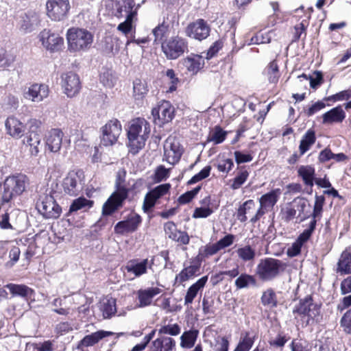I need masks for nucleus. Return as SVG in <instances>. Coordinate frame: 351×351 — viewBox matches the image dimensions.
I'll list each match as a JSON object with an SVG mask.
<instances>
[{
    "mask_svg": "<svg viewBox=\"0 0 351 351\" xmlns=\"http://www.w3.org/2000/svg\"><path fill=\"white\" fill-rule=\"evenodd\" d=\"M267 72L270 82L276 83L278 81L280 74L278 64L275 61H272L269 63L267 69Z\"/></svg>",
    "mask_w": 351,
    "mask_h": 351,
    "instance_id": "51",
    "label": "nucleus"
},
{
    "mask_svg": "<svg viewBox=\"0 0 351 351\" xmlns=\"http://www.w3.org/2000/svg\"><path fill=\"white\" fill-rule=\"evenodd\" d=\"M337 271L343 274H351V252L344 251L338 262Z\"/></svg>",
    "mask_w": 351,
    "mask_h": 351,
    "instance_id": "42",
    "label": "nucleus"
},
{
    "mask_svg": "<svg viewBox=\"0 0 351 351\" xmlns=\"http://www.w3.org/2000/svg\"><path fill=\"white\" fill-rule=\"evenodd\" d=\"M154 261V258L150 260L145 258L141 261L133 259L126 263L124 269L128 273L132 274L134 277H140L147 274L148 268L151 269L152 267Z\"/></svg>",
    "mask_w": 351,
    "mask_h": 351,
    "instance_id": "21",
    "label": "nucleus"
},
{
    "mask_svg": "<svg viewBox=\"0 0 351 351\" xmlns=\"http://www.w3.org/2000/svg\"><path fill=\"white\" fill-rule=\"evenodd\" d=\"M158 335H170L176 336L180 332V328L177 324H168L160 327L158 330Z\"/></svg>",
    "mask_w": 351,
    "mask_h": 351,
    "instance_id": "50",
    "label": "nucleus"
},
{
    "mask_svg": "<svg viewBox=\"0 0 351 351\" xmlns=\"http://www.w3.org/2000/svg\"><path fill=\"white\" fill-rule=\"evenodd\" d=\"M84 173L81 170L70 171L62 180V187L64 194L77 195L84 187Z\"/></svg>",
    "mask_w": 351,
    "mask_h": 351,
    "instance_id": "7",
    "label": "nucleus"
},
{
    "mask_svg": "<svg viewBox=\"0 0 351 351\" xmlns=\"http://www.w3.org/2000/svg\"><path fill=\"white\" fill-rule=\"evenodd\" d=\"M254 202L252 199L245 201L238 209L237 218L241 222L247 221L246 214L254 208Z\"/></svg>",
    "mask_w": 351,
    "mask_h": 351,
    "instance_id": "47",
    "label": "nucleus"
},
{
    "mask_svg": "<svg viewBox=\"0 0 351 351\" xmlns=\"http://www.w3.org/2000/svg\"><path fill=\"white\" fill-rule=\"evenodd\" d=\"M38 38L43 47L51 52L60 50L64 45V39L49 29H43L38 34Z\"/></svg>",
    "mask_w": 351,
    "mask_h": 351,
    "instance_id": "17",
    "label": "nucleus"
},
{
    "mask_svg": "<svg viewBox=\"0 0 351 351\" xmlns=\"http://www.w3.org/2000/svg\"><path fill=\"white\" fill-rule=\"evenodd\" d=\"M261 302L264 306L270 308L276 307L277 306V298L274 291L271 289L265 291L261 297Z\"/></svg>",
    "mask_w": 351,
    "mask_h": 351,
    "instance_id": "46",
    "label": "nucleus"
},
{
    "mask_svg": "<svg viewBox=\"0 0 351 351\" xmlns=\"http://www.w3.org/2000/svg\"><path fill=\"white\" fill-rule=\"evenodd\" d=\"M326 106V104L322 101H318L313 104H312L311 106H309L308 108L304 110L305 114L308 117H311L315 114L316 112H319L322 109L324 108Z\"/></svg>",
    "mask_w": 351,
    "mask_h": 351,
    "instance_id": "61",
    "label": "nucleus"
},
{
    "mask_svg": "<svg viewBox=\"0 0 351 351\" xmlns=\"http://www.w3.org/2000/svg\"><path fill=\"white\" fill-rule=\"evenodd\" d=\"M171 187L169 184H160L151 191L152 195L155 199H159L168 193Z\"/></svg>",
    "mask_w": 351,
    "mask_h": 351,
    "instance_id": "57",
    "label": "nucleus"
},
{
    "mask_svg": "<svg viewBox=\"0 0 351 351\" xmlns=\"http://www.w3.org/2000/svg\"><path fill=\"white\" fill-rule=\"evenodd\" d=\"M341 325L346 333L351 334V308L347 311L341 317Z\"/></svg>",
    "mask_w": 351,
    "mask_h": 351,
    "instance_id": "59",
    "label": "nucleus"
},
{
    "mask_svg": "<svg viewBox=\"0 0 351 351\" xmlns=\"http://www.w3.org/2000/svg\"><path fill=\"white\" fill-rule=\"evenodd\" d=\"M45 6L47 16L54 21L64 20L71 9L69 0H47Z\"/></svg>",
    "mask_w": 351,
    "mask_h": 351,
    "instance_id": "9",
    "label": "nucleus"
},
{
    "mask_svg": "<svg viewBox=\"0 0 351 351\" xmlns=\"http://www.w3.org/2000/svg\"><path fill=\"white\" fill-rule=\"evenodd\" d=\"M36 208L47 219H56L59 217L62 212L61 208L56 204L53 197L51 195L41 197L37 202Z\"/></svg>",
    "mask_w": 351,
    "mask_h": 351,
    "instance_id": "13",
    "label": "nucleus"
},
{
    "mask_svg": "<svg viewBox=\"0 0 351 351\" xmlns=\"http://www.w3.org/2000/svg\"><path fill=\"white\" fill-rule=\"evenodd\" d=\"M295 318H300L306 326L318 322L321 319L319 306L313 303L311 299H305L300 301L293 310Z\"/></svg>",
    "mask_w": 351,
    "mask_h": 351,
    "instance_id": "6",
    "label": "nucleus"
},
{
    "mask_svg": "<svg viewBox=\"0 0 351 351\" xmlns=\"http://www.w3.org/2000/svg\"><path fill=\"white\" fill-rule=\"evenodd\" d=\"M180 63L191 73L196 74L204 67V60L200 55L191 53L182 59Z\"/></svg>",
    "mask_w": 351,
    "mask_h": 351,
    "instance_id": "25",
    "label": "nucleus"
},
{
    "mask_svg": "<svg viewBox=\"0 0 351 351\" xmlns=\"http://www.w3.org/2000/svg\"><path fill=\"white\" fill-rule=\"evenodd\" d=\"M168 25L165 24L163 21L152 29V34L154 36V42L160 41L162 39L168 30Z\"/></svg>",
    "mask_w": 351,
    "mask_h": 351,
    "instance_id": "55",
    "label": "nucleus"
},
{
    "mask_svg": "<svg viewBox=\"0 0 351 351\" xmlns=\"http://www.w3.org/2000/svg\"><path fill=\"white\" fill-rule=\"evenodd\" d=\"M29 179L24 174H16L8 176L3 182L1 195L2 205L9 203L13 199L21 195L29 185Z\"/></svg>",
    "mask_w": 351,
    "mask_h": 351,
    "instance_id": "5",
    "label": "nucleus"
},
{
    "mask_svg": "<svg viewBox=\"0 0 351 351\" xmlns=\"http://www.w3.org/2000/svg\"><path fill=\"white\" fill-rule=\"evenodd\" d=\"M161 293V289L158 287H149L145 289H140L137 292V297L139 302V307H145L152 304L153 298Z\"/></svg>",
    "mask_w": 351,
    "mask_h": 351,
    "instance_id": "31",
    "label": "nucleus"
},
{
    "mask_svg": "<svg viewBox=\"0 0 351 351\" xmlns=\"http://www.w3.org/2000/svg\"><path fill=\"white\" fill-rule=\"evenodd\" d=\"M62 87L64 93L69 97H73L77 95L81 89L79 76L73 72L64 73L61 76Z\"/></svg>",
    "mask_w": 351,
    "mask_h": 351,
    "instance_id": "19",
    "label": "nucleus"
},
{
    "mask_svg": "<svg viewBox=\"0 0 351 351\" xmlns=\"http://www.w3.org/2000/svg\"><path fill=\"white\" fill-rule=\"evenodd\" d=\"M49 95V88L45 84L34 83L27 87L23 92V97L34 103H40Z\"/></svg>",
    "mask_w": 351,
    "mask_h": 351,
    "instance_id": "18",
    "label": "nucleus"
},
{
    "mask_svg": "<svg viewBox=\"0 0 351 351\" xmlns=\"http://www.w3.org/2000/svg\"><path fill=\"white\" fill-rule=\"evenodd\" d=\"M325 198L323 195H316L315 201L313 207V211L311 215L312 219L311 221H315V224L317 223V221L319 220L322 217V214L323 211V206L324 204Z\"/></svg>",
    "mask_w": 351,
    "mask_h": 351,
    "instance_id": "45",
    "label": "nucleus"
},
{
    "mask_svg": "<svg viewBox=\"0 0 351 351\" xmlns=\"http://www.w3.org/2000/svg\"><path fill=\"white\" fill-rule=\"evenodd\" d=\"M211 167L208 165L204 167L198 173L195 174L189 182V184H194L209 176Z\"/></svg>",
    "mask_w": 351,
    "mask_h": 351,
    "instance_id": "58",
    "label": "nucleus"
},
{
    "mask_svg": "<svg viewBox=\"0 0 351 351\" xmlns=\"http://www.w3.org/2000/svg\"><path fill=\"white\" fill-rule=\"evenodd\" d=\"M64 134L60 129L51 130L46 136V146L53 153L58 152L62 147Z\"/></svg>",
    "mask_w": 351,
    "mask_h": 351,
    "instance_id": "26",
    "label": "nucleus"
},
{
    "mask_svg": "<svg viewBox=\"0 0 351 351\" xmlns=\"http://www.w3.org/2000/svg\"><path fill=\"white\" fill-rule=\"evenodd\" d=\"M66 40L71 52H84L90 48L93 36L86 29L71 27L66 32Z\"/></svg>",
    "mask_w": 351,
    "mask_h": 351,
    "instance_id": "4",
    "label": "nucleus"
},
{
    "mask_svg": "<svg viewBox=\"0 0 351 351\" xmlns=\"http://www.w3.org/2000/svg\"><path fill=\"white\" fill-rule=\"evenodd\" d=\"M346 118V112L341 106L332 108L322 114V123L325 125L341 123Z\"/></svg>",
    "mask_w": 351,
    "mask_h": 351,
    "instance_id": "30",
    "label": "nucleus"
},
{
    "mask_svg": "<svg viewBox=\"0 0 351 351\" xmlns=\"http://www.w3.org/2000/svg\"><path fill=\"white\" fill-rule=\"evenodd\" d=\"M220 250L215 243L208 244L199 250V256L202 258H208L217 254Z\"/></svg>",
    "mask_w": 351,
    "mask_h": 351,
    "instance_id": "54",
    "label": "nucleus"
},
{
    "mask_svg": "<svg viewBox=\"0 0 351 351\" xmlns=\"http://www.w3.org/2000/svg\"><path fill=\"white\" fill-rule=\"evenodd\" d=\"M40 23V14L34 11H29L22 17L21 28L26 32H30L38 27Z\"/></svg>",
    "mask_w": 351,
    "mask_h": 351,
    "instance_id": "29",
    "label": "nucleus"
},
{
    "mask_svg": "<svg viewBox=\"0 0 351 351\" xmlns=\"http://www.w3.org/2000/svg\"><path fill=\"white\" fill-rule=\"evenodd\" d=\"M201 263L197 259L190 261L189 265L185 267L176 276V281L182 283L193 278L199 272Z\"/></svg>",
    "mask_w": 351,
    "mask_h": 351,
    "instance_id": "28",
    "label": "nucleus"
},
{
    "mask_svg": "<svg viewBox=\"0 0 351 351\" xmlns=\"http://www.w3.org/2000/svg\"><path fill=\"white\" fill-rule=\"evenodd\" d=\"M210 28L204 19H197L186 27V35L195 40H202L210 34Z\"/></svg>",
    "mask_w": 351,
    "mask_h": 351,
    "instance_id": "20",
    "label": "nucleus"
},
{
    "mask_svg": "<svg viewBox=\"0 0 351 351\" xmlns=\"http://www.w3.org/2000/svg\"><path fill=\"white\" fill-rule=\"evenodd\" d=\"M30 130L23 139L22 143L24 147L29 152L30 156H37L40 152L41 147V136L36 130L32 129L33 126L38 127L40 122L36 119H32L30 121Z\"/></svg>",
    "mask_w": 351,
    "mask_h": 351,
    "instance_id": "12",
    "label": "nucleus"
},
{
    "mask_svg": "<svg viewBox=\"0 0 351 351\" xmlns=\"http://www.w3.org/2000/svg\"><path fill=\"white\" fill-rule=\"evenodd\" d=\"M136 19V18H131V16H129V18L125 19L123 22L118 25L117 29L125 35L128 34L132 30Z\"/></svg>",
    "mask_w": 351,
    "mask_h": 351,
    "instance_id": "56",
    "label": "nucleus"
},
{
    "mask_svg": "<svg viewBox=\"0 0 351 351\" xmlns=\"http://www.w3.org/2000/svg\"><path fill=\"white\" fill-rule=\"evenodd\" d=\"M236 253L238 258L243 262L253 261L256 254L255 248L249 245L239 247Z\"/></svg>",
    "mask_w": 351,
    "mask_h": 351,
    "instance_id": "40",
    "label": "nucleus"
},
{
    "mask_svg": "<svg viewBox=\"0 0 351 351\" xmlns=\"http://www.w3.org/2000/svg\"><path fill=\"white\" fill-rule=\"evenodd\" d=\"M182 152L179 141L176 136H169L164 143V160L174 165L180 160Z\"/></svg>",
    "mask_w": 351,
    "mask_h": 351,
    "instance_id": "15",
    "label": "nucleus"
},
{
    "mask_svg": "<svg viewBox=\"0 0 351 351\" xmlns=\"http://www.w3.org/2000/svg\"><path fill=\"white\" fill-rule=\"evenodd\" d=\"M164 229L166 234L171 240L182 245L189 244L190 238L188 234L186 232L178 230L173 221L165 223Z\"/></svg>",
    "mask_w": 351,
    "mask_h": 351,
    "instance_id": "24",
    "label": "nucleus"
},
{
    "mask_svg": "<svg viewBox=\"0 0 351 351\" xmlns=\"http://www.w3.org/2000/svg\"><path fill=\"white\" fill-rule=\"evenodd\" d=\"M226 134L227 132L220 127L216 126L210 135V141L214 142L215 144H219L225 140Z\"/></svg>",
    "mask_w": 351,
    "mask_h": 351,
    "instance_id": "52",
    "label": "nucleus"
},
{
    "mask_svg": "<svg viewBox=\"0 0 351 351\" xmlns=\"http://www.w3.org/2000/svg\"><path fill=\"white\" fill-rule=\"evenodd\" d=\"M315 221H311L308 228L304 230L303 232L299 235L296 241L292 244L291 247L287 250V254L289 256L293 257L300 253L302 245L310 239L312 233L315 229Z\"/></svg>",
    "mask_w": 351,
    "mask_h": 351,
    "instance_id": "22",
    "label": "nucleus"
},
{
    "mask_svg": "<svg viewBox=\"0 0 351 351\" xmlns=\"http://www.w3.org/2000/svg\"><path fill=\"white\" fill-rule=\"evenodd\" d=\"M198 336L197 330H190L184 332L180 337V346L182 348H191L194 346Z\"/></svg>",
    "mask_w": 351,
    "mask_h": 351,
    "instance_id": "41",
    "label": "nucleus"
},
{
    "mask_svg": "<svg viewBox=\"0 0 351 351\" xmlns=\"http://www.w3.org/2000/svg\"><path fill=\"white\" fill-rule=\"evenodd\" d=\"M157 199H155L152 195L151 191L147 193L144 198L143 209L144 212L147 213L152 207L154 206Z\"/></svg>",
    "mask_w": 351,
    "mask_h": 351,
    "instance_id": "62",
    "label": "nucleus"
},
{
    "mask_svg": "<svg viewBox=\"0 0 351 351\" xmlns=\"http://www.w3.org/2000/svg\"><path fill=\"white\" fill-rule=\"evenodd\" d=\"M6 287L14 295L26 297L32 292L30 288L23 285L8 284Z\"/></svg>",
    "mask_w": 351,
    "mask_h": 351,
    "instance_id": "48",
    "label": "nucleus"
},
{
    "mask_svg": "<svg viewBox=\"0 0 351 351\" xmlns=\"http://www.w3.org/2000/svg\"><path fill=\"white\" fill-rule=\"evenodd\" d=\"M113 335V332L110 331L99 330L90 335H86L78 343L77 348H82L84 347L93 346L97 343L101 339L104 337H109Z\"/></svg>",
    "mask_w": 351,
    "mask_h": 351,
    "instance_id": "33",
    "label": "nucleus"
},
{
    "mask_svg": "<svg viewBox=\"0 0 351 351\" xmlns=\"http://www.w3.org/2000/svg\"><path fill=\"white\" fill-rule=\"evenodd\" d=\"M150 125L143 118H137L130 122L128 131L129 151L136 154L145 145L150 133Z\"/></svg>",
    "mask_w": 351,
    "mask_h": 351,
    "instance_id": "1",
    "label": "nucleus"
},
{
    "mask_svg": "<svg viewBox=\"0 0 351 351\" xmlns=\"http://www.w3.org/2000/svg\"><path fill=\"white\" fill-rule=\"evenodd\" d=\"M291 351H311L308 345L301 340H293L291 344Z\"/></svg>",
    "mask_w": 351,
    "mask_h": 351,
    "instance_id": "64",
    "label": "nucleus"
},
{
    "mask_svg": "<svg viewBox=\"0 0 351 351\" xmlns=\"http://www.w3.org/2000/svg\"><path fill=\"white\" fill-rule=\"evenodd\" d=\"M287 264L274 258H265L259 261L255 269L258 278L263 282L272 281L282 274Z\"/></svg>",
    "mask_w": 351,
    "mask_h": 351,
    "instance_id": "3",
    "label": "nucleus"
},
{
    "mask_svg": "<svg viewBox=\"0 0 351 351\" xmlns=\"http://www.w3.org/2000/svg\"><path fill=\"white\" fill-rule=\"evenodd\" d=\"M162 50L167 58L176 60L188 50V43L181 37H171L162 44Z\"/></svg>",
    "mask_w": 351,
    "mask_h": 351,
    "instance_id": "10",
    "label": "nucleus"
},
{
    "mask_svg": "<svg viewBox=\"0 0 351 351\" xmlns=\"http://www.w3.org/2000/svg\"><path fill=\"white\" fill-rule=\"evenodd\" d=\"M101 131V144L106 147L112 146L121 133V124L117 119L110 120L102 127Z\"/></svg>",
    "mask_w": 351,
    "mask_h": 351,
    "instance_id": "11",
    "label": "nucleus"
},
{
    "mask_svg": "<svg viewBox=\"0 0 351 351\" xmlns=\"http://www.w3.org/2000/svg\"><path fill=\"white\" fill-rule=\"evenodd\" d=\"M156 124L164 125L172 121L174 117V108L169 101H162L152 111Z\"/></svg>",
    "mask_w": 351,
    "mask_h": 351,
    "instance_id": "16",
    "label": "nucleus"
},
{
    "mask_svg": "<svg viewBox=\"0 0 351 351\" xmlns=\"http://www.w3.org/2000/svg\"><path fill=\"white\" fill-rule=\"evenodd\" d=\"M248 176V171L244 167H241L235 178L232 180L231 189L233 190L239 189L247 180Z\"/></svg>",
    "mask_w": 351,
    "mask_h": 351,
    "instance_id": "44",
    "label": "nucleus"
},
{
    "mask_svg": "<svg viewBox=\"0 0 351 351\" xmlns=\"http://www.w3.org/2000/svg\"><path fill=\"white\" fill-rule=\"evenodd\" d=\"M257 282L256 278L246 273L239 275L235 280L234 285L239 289H246L250 286H256Z\"/></svg>",
    "mask_w": 351,
    "mask_h": 351,
    "instance_id": "39",
    "label": "nucleus"
},
{
    "mask_svg": "<svg viewBox=\"0 0 351 351\" xmlns=\"http://www.w3.org/2000/svg\"><path fill=\"white\" fill-rule=\"evenodd\" d=\"M299 77H304L306 80L308 79V76L304 73L300 75ZM309 80L311 87L313 89H316L323 82V75L322 72L315 71L313 76L309 77Z\"/></svg>",
    "mask_w": 351,
    "mask_h": 351,
    "instance_id": "53",
    "label": "nucleus"
},
{
    "mask_svg": "<svg viewBox=\"0 0 351 351\" xmlns=\"http://www.w3.org/2000/svg\"><path fill=\"white\" fill-rule=\"evenodd\" d=\"M5 125L7 133L14 138H21L25 131V125L13 116L6 119Z\"/></svg>",
    "mask_w": 351,
    "mask_h": 351,
    "instance_id": "27",
    "label": "nucleus"
},
{
    "mask_svg": "<svg viewBox=\"0 0 351 351\" xmlns=\"http://www.w3.org/2000/svg\"><path fill=\"white\" fill-rule=\"evenodd\" d=\"M213 213V210L210 207L196 208L193 214V218H206Z\"/></svg>",
    "mask_w": 351,
    "mask_h": 351,
    "instance_id": "60",
    "label": "nucleus"
},
{
    "mask_svg": "<svg viewBox=\"0 0 351 351\" xmlns=\"http://www.w3.org/2000/svg\"><path fill=\"white\" fill-rule=\"evenodd\" d=\"M147 82L144 80L136 79L133 83V93L135 99H143L147 93Z\"/></svg>",
    "mask_w": 351,
    "mask_h": 351,
    "instance_id": "43",
    "label": "nucleus"
},
{
    "mask_svg": "<svg viewBox=\"0 0 351 351\" xmlns=\"http://www.w3.org/2000/svg\"><path fill=\"white\" fill-rule=\"evenodd\" d=\"M112 14L118 19L136 18L139 5H136L134 0H119L112 1Z\"/></svg>",
    "mask_w": 351,
    "mask_h": 351,
    "instance_id": "14",
    "label": "nucleus"
},
{
    "mask_svg": "<svg viewBox=\"0 0 351 351\" xmlns=\"http://www.w3.org/2000/svg\"><path fill=\"white\" fill-rule=\"evenodd\" d=\"M93 201L86 199L84 197H78L74 199L69 208V212H76L77 210L87 211L93 206Z\"/></svg>",
    "mask_w": 351,
    "mask_h": 351,
    "instance_id": "38",
    "label": "nucleus"
},
{
    "mask_svg": "<svg viewBox=\"0 0 351 351\" xmlns=\"http://www.w3.org/2000/svg\"><path fill=\"white\" fill-rule=\"evenodd\" d=\"M254 343V337L250 332H245L240 341L235 351H248Z\"/></svg>",
    "mask_w": 351,
    "mask_h": 351,
    "instance_id": "49",
    "label": "nucleus"
},
{
    "mask_svg": "<svg viewBox=\"0 0 351 351\" xmlns=\"http://www.w3.org/2000/svg\"><path fill=\"white\" fill-rule=\"evenodd\" d=\"M141 222V218L138 215L132 214L126 220L119 221L115 225L114 232L119 234L134 232Z\"/></svg>",
    "mask_w": 351,
    "mask_h": 351,
    "instance_id": "23",
    "label": "nucleus"
},
{
    "mask_svg": "<svg viewBox=\"0 0 351 351\" xmlns=\"http://www.w3.org/2000/svg\"><path fill=\"white\" fill-rule=\"evenodd\" d=\"M175 346V340L165 335H158L152 343V351H172Z\"/></svg>",
    "mask_w": 351,
    "mask_h": 351,
    "instance_id": "34",
    "label": "nucleus"
},
{
    "mask_svg": "<svg viewBox=\"0 0 351 351\" xmlns=\"http://www.w3.org/2000/svg\"><path fill=\"white\" fill-rule=\"evenodd\" d=\"M234 241V235L229 234L226 235L224 237L219 240L216 244L217 245L219 249L221 250L227 247L230 246Z\"/></svg>",
    "mask_w": 351,
    "mask_h": 351,
    "instance_id": "63",
    "label": "nucleus"
},
{
    "mask_svg": "<svg viewBox=\"0 0 351 351\" xmlns=\"http://www.w3.org/2000/svg\"><path fill=\"white\" fill-rule=\"evenodd\" d=\"M99 310L105 319L111 318L117 312L116 300L113 298H105L99 303Z\"/></svg>",
    "mask_w": 351,
    "mask_h": 351,
    "instance_id": "36",
    "label": "nucleus"
},
{
    "mask_svg": "<svg viewBox=\"0 0 351 351\" xmlns=\"http://www.w3.org/2000/svg\"><path fill=\"white\" fill-rule=\"evenodd\" d=\"M208 281V276H205L199 278L196 282L193 284L187 289L186 295L184 297V305L189 306L191 304L193 300L197 295L199 291H202L205 287Z\"/></svg>",
    "mask_w": 351,
    "mask_h": 351,
    "instance_id": "32",
    "label": "nucleus"
},
{
    "mask_svg": "<svg viewBox=\"0 0 351 351\" xmlns=\"http://www.w3.org/2000/svg\"><path fill=\"white\" fill-rule=\"evenodd\" d=\"M298 174L302 179L305 185L312 187L314 184L315 170L311 165H300Z\"/></svg>",
    "mask_w": 351,
    "mask_h": 351,
    "instance_id": "35",
    "label": "nucleus"
},
{
    "mask_svg": "<svg viewBox=\"0 0 351 351\" xmlns=\"http://www.w3.org/2000/svg\"><path fill=\"white\" fill-rule=\"evenodd\" d=\"M126 171L124 169H119L116 176L115 191L104 203L102 208V213L104 215H110L122 206L124 200L128 197L129 189L126 185Z\"/></svg>",
    "mask_w": 351,
    "mask_h": 351,
    "instance_id": "2",
    "label": "nucleus"
},
{
    "mask_svg": "<svg viewBox=\"0 0 351 351\" xmlns=\"http://www.w3.org/2000/svg\"><path fill=\"white\" fill-rule=\"evenodd\" d=\"M316 137L313 130H308L303 136L299 145L300 156L304 154L315 143Z\"/></svg>",
    "mask_w": 351,
    "mask_h": 351,
    "instance_id": "37",
    "label": "nucleus"
},
{
    "mask_svg": "<svg viewBox=\"0 0 351 351\" xmlns=\"http://www.w3.org/2000/svg\"><path fill=\"white\" fill-rule=\"evenodd\" d=\"M281 191L280 189H274L264 195L259 199V208L255 215L251 218L250 221L253 223L258 221L265 213L271 211L274 206L278 202Z\"/></svg>",
    "mask_w": 351,
    "mask_h": 351,
    "instance_id": "8",
    "label": "nucleus"
}]
</instances>
